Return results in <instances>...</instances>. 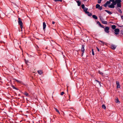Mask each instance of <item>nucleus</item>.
Wrapping results in <instances>:
<instances>
[{"instance_id":"f257e3e1","label":"nucleus","mask_w":123,"mask_h":123,"mask_svg":"<svg viewBox=\"0 0 123 123\" xmlns=\"http://www.w3.org/2000/svg\"><path fill=\"white\" fill-rule=\"evenodd\" d=\"M111 2H112V4L109 6V7L110 8H113L114 7V5L117 4V6L118 7H121V0H110Z\"/></svg>"},{"instance_id":"f03ea898","label":"nucleus","mask_w":123,"mask_h":123,"mask_svg":"<svg viewBox=\"0 0 123 123\" xmlns=\"http://www.w3.org/2000/svg\"><path fill=\"white\" fill-rule=\"evenodd\" d=\"M94 84L98 86H101L100 82L97 80H95L94 82Z\"/></svg>"},{"instance_id":"7ed1b4c3","label":"nucleus","mask_w":123,"mask_h":123,"mask_svg":"<svg viewBox=\"0 0 123 123\" xmlns=\"http://www.w3.org/2000/svg\"><path fill=\"white\" fill-rule=\"evenodd\" d=\"M18 24L20 25L21 28L22 29L23 28V26H22V23L21 20V19L20 18H18Z\"/></svg>"},{"instance_id":"20e7f679","label":"nucleus","mask_w":123,"mask_h":123,"mask_svg":"<svg viewBox=\"0 0 123 123\" xmlns=\"http://www.w3.org/2000/svg\"><path fill=\"white\" fill-rule=\"evenodd\" d=\"M115 33L116 35H117L119 34V30L118 28L115 29L114 30Z\"/></svg>"},{"instance_id":"39448f33","label":"nucleus","mask_w":123,"mask_h":123,"mask_svg":"<svg viewBox=\"0 0 123 123\" xmlns=\"http://www.w3.org/2000/svg\"><path fill=\"white\" fill-rule=\"evenodd\" d=\"M109 27H106L105 29V32L107 33H108L109 32Z\"/></svg>"},{"instance_id":"423d86ee","label":"nucleus","mask_w":123,"mask_h":123,"mask_svg":"<svg viewBox=\"0 0 123 123\" xmlns=\"http://www.w3.org/2000/svg\"><path fill=\"white\" fill-rule=\"evenodd\" d=\"M117 84V88H119L120 87V85L119 82L118 81H117L116 82Z\"/></svg>"},{"instance_id":"0eeeda50","label":"nucleus","mask_w":123,"mask_h":123,"mask_svg":"<svg viewBox=\"0 0 123 123\" xmlns=\"http://www.w3.org/2000/svg\"><path fill=\"white\" fill-rule=\"evenodd\" d=\"M84 45H82V47L81 48V51L82 52V54L85 51V49H84Z\"/></svg>"},{"instance_id":"6e6552de","label":"nucleus","mask_w":123,"mask_h":123,"mask_svg":"<svg viewBox=\"0 0 123 123\" xmlns=\"http://www.w3.org/2000/svg\"><path fill=\"white\" fill-rule=\"evenodd\" d=\"M111 48L113 49H115L116 48V46L114 45H111Z\"/></svg>"},{"instance_id":"1a4fd4ad","label":"nucleus","mask_w":123,"mask_h":123,"mask_svg":"<svg viewBox=\"0 0 123 123\" xmlns=\"http://www.w3.org/2000/svg\"><path fill=\"white\" fill-rule=\"evenodd\" d=\"M46 25L44 22L43 23V29L44 31L45 30V28L46 27Z\"/></svg>"},{"instance_id":"9d476101","label":"nucleus","mask_w":123,"mask_h":123,"mask_svg":"<svg viewBox=\"0 0 123 123\" xmlns=\"http://www.w3.org/2000/svg\"><path fill=\"white\" fill-rule=\"evenodd\" d=\"M14 80L17 82L18 83H22V81L20 80H17L15 79Z\"/></svg>"},{"instance_id":"9b49d317","label":"nucleus","mask_w":123,"mask_h":123,"mask_svg":"<svg viewBox=\"0 0 123 123\" xmlns=\"http://www.w3.org/2000/svg\"><path fill=\"white\" fill-rule=\"evenodd\" d=\"M105 11L109 14H112V13L109 11L105 10Z\"/></svg>"},{"instance_id":"f8f14e48","label":"nucleus","mask_w":123,"mask_h":123,"mask_svg":"<svg viewBox=\"0 0 123 123\" xmlns=\"http://www.w3.org/2000/svg\"><path fill=\"white\" fill-rule=\"evenodd\" d=\"M38 73L40 75L42 74V72L41 70H39L37 71Z\"/></svg>"},{"instance_id":"ddd939ff","label":"nucleus","mask_w":123,"mask_h":123,"mask_svg":"<svg viewBox=\"0 0 123 123\" xmlns=\"http://www.w3.org/2000/svg\"><path fill=\"white\" fill-rule=\"evenodd\" d=\"M92 17L93 18L95 19H97L98 18L95 15H93Z\"/></svg>"},{"instance_id":"4468645a","label":"nucleus","mask_w":123,"mask_h":123,"mask_svg":"<svg viewBox=\"0 0 123 123\" xmlns=\"http://www.w3.org/2000/svg\"><path fill=\"white\" fill-rule=\"evenodd\" d=\"M84 11L85 12V13H86L88 12L87 11V10H88V8H85L83 9Z\"/></svg>"},{"instance_id":"2eb2a0df","label":"nucleus","mask_w":123,"mask_h":123,"mask_svg":"<svg viewBox=\"0 0 123 123\" xmlns=\"http://www.w3.org/2000/svg\"><path fill=\"white\" fill-rule=\"evenodd\" d=\"M102 23L104 24H107V22L104 21V19L103 20L101 21Z\"/></svg>"},{"instance_id":"dca6fc26","label":"nucleus","mask_w":123,"mask_h":123,"mask_svg":"<svg viewBox=\"0 0 123 123\" xmlns=\"http://www.w3.org/2000/svg\"><path fill=\"white\" fill-rule=\"evenodd\" d=\"M115 102L117 103H119V100L118 98H116L115 100Z\"/></svg>"},{"instance_id":"f3484780","label":"nucleus","mask_w":123,"mask_h":123,"mask_svg":"<svg viewBox=\"0 0 123 123\" xmlns=\"http://www.w3.org/2000/svg\"><path fill=\"white\" fill-rule=\"evenodd\" d=\"M76 2L78 4V6H80L81 4L80 2L79 1H76Z\"/></svg>"},{"instance_id":"a211bd4d","label":"nucleus","mask_w":123,"mask_h":123,"mask_svg":"<svg viewBox=\"0 0 123 123\" xmlns=\"http://www.w3.org/2000/svg\"><path fill=\"white\" fill-rule=\"evenodd\" d=\"M100 5L98 4H97L96 5V8H98L100 7Z\"/></svg>"},{"instance_id":"6ab92c4d","label":"nucleus","mask_w":123,"mask_h":123,"mask_svg":"<svg viewBox=\"0 0 123 123\" xmlns=\"http://www.w3.org/2000/svg\"><path fill=\"white\" fill-rule=\"evenodd\" d=\"M116 27V26L115 25H112V28L113 29H115Z\"/></svg>"},{"instance_id":"aec40b11","label":"nucleus","mask_w":123,"mask_h":123,"mask_svg":"<svg viewBox=\"0 0 123 123\" xmlns=\"http://www.w3.org/2000/svg\"><path fill=\"white\" fill-rule=\"evenodd\" d=\"M86 13L89 16H90L92 15L89 12H87Z\"/></svg>"},{"instance_id":"412c9836","label":"nucleus","mask_w":123,"mask_h":123,"mask_svg":"<svg viewBox=\"0 0 123 123\" xmlns=\"http://www.w3.org/2000/svg\"><path fill=\"white\" fill-rule=\"evenodd\" d=\"M99 18L101 21L104 20V19L102 16H99Z\"/></svg>"},{"instance_id":"4be33fe9","label":"nucleus","mask_w":123,"mask_h":123,"mask_svg":"<svg viewBox=\"0 0 123 123\" xmlns=\"http://www.w3.org/2000/svg\"><path fill=\"white\" fill-rule=\"evenodd\" d=\"M110 1H107L106 3V4H107V5L109 4L110 3Z\"/></svg>"},{"instance_id":"5701e85b","label":"nucleus","mask_w":123,"mask_h":123,"mask_svg":"<svg viewBox=\"0 0 123 123\" xmlns=\"http://www.w3.org/2000/svg\"><path fill=\"white\" fill-rule=\"evenodd\" d=\"M102 108H103L104 109H105L106 107L104 105H103L102 106Z\"/></svg>"},{"instance_id":"b1692460","label":"nucleus","mask_w":123,"mask_h":123,"mask_svg":"<svg viewBox=\"0 0 123 123\" xmlns=\"http://www.w3.org/2000/svg\"><path fill=\"white\" fill-rule=\"evenodd\" d=\"M55 110L56 111H57V112H58L59 114H60V112L59 111H58V110L56 108H55Z\"/></svg>"},{"instance_id":"393cba45","label":"nucleus","mask_w":123,"mask_h":123,"mask_svg":"<svg viewBox=\"0 0 123 123\" xmlns=\"http://www.w3.org/2000/svg\"><path fill=\"white\" fill-rule=\"evenodd\" d=\"M118 11L121 13H122V12L121 10L119 9L118 8Z\"/></svg>"},{"instance_id":"a878e982","label":"nucleus","mask_w":123,"mask_h":123,"mask_svg":"<svg viewBox=\"0 0 123 123\" xmlns=\"http://www.w3.org/2000/svg\"><path fill=\"white\" fill-rule=\"evenodd\" d=\"M98 72H99V73L100 74H101V75H103V74L101 72L99 71H98Z\"/></svg>"},{"instance_id":"bb28decb","label":"nucleus","mask_w":123,"mask_h":123,"mask_svg":"<svg viewBox=\"0 0 123 123\" xmlns=\"http://www.w3.org/2000/svg\"><path fill=\"white\" fill-rule=\"evenodd\" d=\"M101 0H98V3L100 4L101 3Z\"/></svg>"},{"instance_id":"cd10ccee","label":"nucleus","mask_w":123,"mask_h":123,"mask_svg":"<svg viewBox=\"0 0 123 123\" xmlns=\"http://www.w3.org/2000/svg\"><path fill=\"white\" fill-rule=\"evenodd\" d=\"M81 7L82 8L84 9L85 8V5L84 4H82L81 5Z\"/></svg>"},{"instance_id":"c85d7f7f","label":"nucleus","mask_w":123,"mask_h":123,"mask_svg":"<svg viewBox=\"0 0 123 123\" xmlns=\"http://www.w3.org/2000/svg\"><path fill=\"white\" fill-rule=\"evenodd\" d=\"M55 2H56L57 1H60L61 2H62V0H55Z\"/></svg>"},{"instance_id":"c756f323","label":"nucleus","mask_w":123,"mask_h":123,"mask_svg":"<svg viewBox=\"0 0 123 123\" xmlns=\"http://www.w3.org/2000/svg\"><path fill=\"white\" fill-rule=\"evenodd\" d=\"M102 8V6H100V7L98 8L99 10H101Z\"/></svg>"},{"instance_id":"7c9ffc66","label":"nucleus","mask_w":123,"mask_h":123,"mask_svg":"<svg viewBox=\"0 0 123 123\" xmlns=\"http://www.w3.org/2000/svg\"><path fill=\"white\" fill-rule=\"evenodd\" d=\"M92 55H94V52L93 51V49H92Z\"/></svg>"},{"instance_id":"2f4dec72","label":"nucleus","mask_w":123,"mask_h":123,"mask_svg":"<svg viewBox=\"0 0 123 123\" xmlns=\"http://www.w3.org/2000/svg\"><path fill=\"white\" fill-rule=\"evenodd\" d=\"M24 94L26 96H27L28 95V93L26 92Z\"/></svg>"},{"instance_id":"473e14b6","label":"nucleus","mask_w":123,"mask_h":123,"mask_svg":"<svg viewBox=\"0 0 123 123\" xmlns=\"http://www.w3.org/2000/svg\"><path fill=\"white\" fill-rule=\"evenodd\" d=\"M64 93L63 92H62L61 93V95H62Z\"/></svg>"},{"instance_id":"72a5a7b5","label":"nucleus","mask_w":123,"mask_h":123,"mask_svg":"<svg viewBox=\"0 0 123 123\" xmlns=\"http://www.w3.org/2000/svg\"><path fill=\"white\" fill-rule=\"evenodd\" d=\"M25 63L26 64H27V63H28V61H26V60H25Z\"/></svg>"},{"instance_id":"f704fd0d","label":"nucleus","mask_w":123,"mask_h":123,"mask_svg":"<svg viewBox=\"0 0 123 123\" xmlns=\"http://www.w3.org/2000/svg\"><path fill=\"white\" fill-rule=\"evenodd\" d=\"M107 4H106V3H105V4H104V6H105V7H106V6H107Z\"/></svg>"},{"instance_id":"c9c22d12","label":"nucleus","mask_w":123,"mask_h":123,"mask_svg":"<svg viewBox=\"0 0 123 123\" xmlns=\"http://www.w3.org/2000/svg\"><path fill=\"white\" fill-rule=\"evenodd\" d=\"M99 41L101 43H103V44H104V42H103V41H101V40H100Z\"/></svg>"},{"instance_id":"e433bc0d","label":"nucleus","mask_w":123,"mask_h":123,"mask_svg":"<svg viewBox=\"0 0 123 123\" xmlns=\"http://www.w3.org/2000/svg\"><path fill=\"white\" fill-rule=\"evenodd\" d=\"M96 48H97V49L98 50V51L99 52V49L97 47H96Z\"/></svg>"},{"instance_id":"4c0bfd02","label":"nucleus","mask_w":123,"mask_h":123,"mask_svg":"<svg viewBox=\"0 0 123 123\" xmlns=\"http://www.w3.org/2000/svg\"><path fill=\"white\" fill-rule=\"evenodd\" d=\"M122 19H123V16H121Z\"/></svg>"},{"instance_id":"58836bf2","label":"nucleus","mask_w":123,"mask_h":123,"mask_svg":"<svg viewBox=\"0 0 123 123\" xmlns=\"http://www.w3.org/2000/svg\"><path fill=\"white\" fill-rule=\"evenodd\" d=\"M55 23V22L54 21H52V24H54Z\"/></svg>"},{"instance_id":"ea45409f","label":"nucleus","mask_w":123,"mask_h":123,"mask_svg":"<svg viewBox=\"0 0 123 123\" xmlns=\"http://www.w3.org/2000/svg\"><path fill=\"white\" fill-rule=\"evenodd\" d=\"M68 86H67V92H68Z\"/></svg>"},{"instance_id":"a19ab883","label":"nucleus","mask_w":123,"mask_h":123,"mask_svg":"<svg viewBox=\"0 0 123 123\" xmlns=\"http://www.w3.org/2000/svg\"><path fill=\"white\" fill-rule=\"evenodd\" d=\"M13 88H15V87L14 86H13Z\"/></svg>"},{"instance_id":"79ce46f5","label":"nucleus","mask_w":123,"mask_h":123,"mask_svg":"<svg viewBox=\"0 0 123 123\" xmlns=\"http://www.w3.org/2000/svg\"><path fill=\"white\" fill-rule=\"evenodd\" d=\"M70 96H69V99H70Z\"/></svg>"}]
</instances>
